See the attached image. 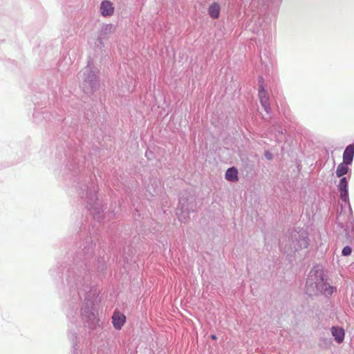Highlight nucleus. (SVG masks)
Instances as JSON below:
<instances>
[{
    "label": "nucleus",
    "mask_w": 354,
    "mask_h": 354,
    "mask_svg": "<svg viewBox=\"0 0 354 354\" xmlns=\"http://www.w3.org/2000/svg\"><path fill=\"white\" fill-rule=\"evenodd\" d=\"M258 96L262 107L267 113H270L271 111L270 97L263 84L259 85Z\"/></svg>",
    "instance_id": "f257e3e1"
},
{
    "label": "nucleus",
    "mask_w": 354,
    "mask_h": 354,
    "mask_svg": "<svg viewBox=\"0 0 354 354\" xmlns=\"http://www.w3.org/2000/svg\"><path fill=\"white\" fill-rule=\"evenodd\" d=\"M113 325L116 330H120L126 322V317L123 313L115 311L112 317Z\"/></svg>",
    "instance_id": "f03ea898"
},
{
    "label": "nucleus",
    "mask_w": 354,
    "mask_h": 354,
    "mask_svg": "<svg viewBox=\"0 0 354 354\" xmlns=\"http://www.w3.org/2000/svg\"><path fill=\"white\" fill-rule=\"evenodd\" d=\"M338 189L340 192V197L344 201H347L348 199V182L345 177H343L338 185Z\"/></svg>",
    "instance_id": "7ed1b4c3"
},
{
    "label": "nucleus",
    "mask_w": 354,
    "mask_h": 354,
    "mask_svg": "<svg viewBox=\"0 0 354 354\" xmlns=\"http://www.w3.org/2000/svg\"><path fill=\"white\" fill-rule=\"evenodd\" d=\"M354 156V145H349L346 147L343 154V162L346 164H351Z\"/></svg>",
    "instance_id": "20e7f679"
},
{
    "label": "nucleus",
    "mask_w": 354,
    "mask_h": 354,
    "mask_svg": "<svg viewBox=\"0 0 354 354\" xmlns=\"http://www.w3.org/2000/svg\"><path fill=\"white\" fill-rule=\"evenodd\" d=\"M101 13L103 16H111L114 12L112 3L109 1H104L101 4Z\"/></svg>",
    "instance_id": "39448f33"
},
{
    "label": "nucleus",
    "mask_w": 354,
    "mask_h": 354,
    "mask_svg": "<svg viewBox=\"0 0 354 354\" xmlns=\"http://www.w3.org/2000/svg\"><path fill=\"white\" fill-rule=\"evenodd\" d=\"M221 7L217 2L212 3L208 8V14L212 19H218L220 16Z\"/></svg>",
    "instance_id": "423d86ee"
},
{
    "label": "nucleus",
    "mask_w": 354,
    "mask_h": 354,
    "mask_svg": "<svg viewBox=\"0 0 354 354\" xmlns=\"http://www.w3.org/2000/svg\"><path fill=\"white\" fill-rule=\"evenodd\" d=\"M331 333L337 343L343 342L345 335L343 328L333 326L331 328Z\"/></svg>",
    "instance_id": "0eeeda50"
},
{
    "label": "nucleus",
    "mask_w": 354,
    "mask_h": 354,
    "mask_svg": "<svg viewBox=\"0 0 354 354\" xmlns=\"http://www.w3.org/2000/svg\"><path fill=\"white\" fill-rule=\"evenodd\" d=\"M225 178L232 182L238 180V171L234 167L229 168L225 173Z\"/></svg>",
    "instance_id": "6e6552de"
},
{
    "label": "nucleus",
    "mask_w": 354,
    "mask_h": 354,
    "mask_svg": "<svg viewBox=\"0 0 354 354\" xmlns=\"http://www.w3.org/2000/svg\"><path fill=\"white\" fill-rule=\"evenodd\" d=\"M349 164H346L344 162L338 165L336 169V175L337 177H342L344 175L346 174L348 171V165Z\"/></svg>",
    "instance_id": "1a4fd4ad"
},
{
    "label": "nucleus",
    "mask_w": 354,
    "mask_h": 354,
    "mask_svg": "<svg viewBox=\"0 0 354 354\" xmlns=\"http://www.w3.org/2000/svg\"><path fill=\"white\" fill-rule=\"evenodd\" d=\"M352 252V249L349 246H345L342 251V254L343 256H349Z\"/></svg>",
    "instance_id": "9d476101"
},
{
    "label": "nucleus",
    "mask_w": 354,
    "mask_h": 354,
    "mask_svg": "<svg viewBox=\"0 0 354 354\" xmlns=\"http://www.w3.org/2000/svg\"><path fill=\"white\" fill-rule=\"evenodd\" d=\"M97 77L95 74H92L91 76V81H96Z\"/></svg>",
    "instance_id": "9b49d317"
},
{
    "label": "nucleus",
    "mask_w": 354,
    "mask_h": 354,
    "mask_svg": "<svg viewBox=\"0 0 354 354\" xmlns=\"http://www.w3.org/2000/svg\"><path fill=\"white\" fill-rule=\"evenodd\" d=\"M211 338H212V339H217V337H216V336L215 335H211Z\"/></svg>",
    "instance_id": "f8f14e48"
}]
</instances>
